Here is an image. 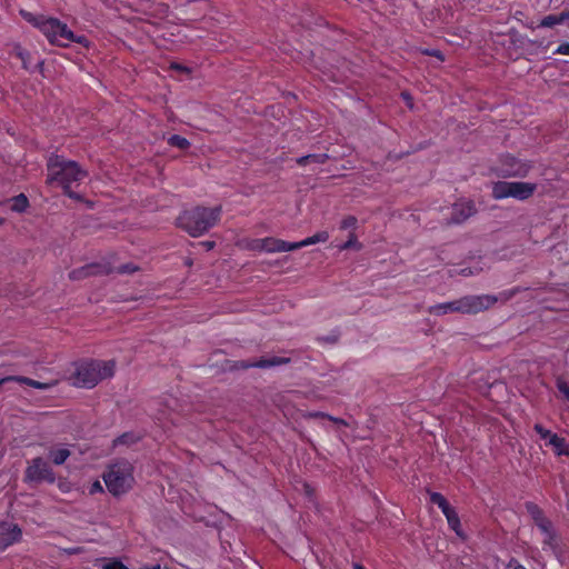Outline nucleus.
Instances as JSON below:
<instances>
[{
  "label": "nucleus",
  "instance_id": "393cba45",
  "mask_svg": "<svg viewBox=\"0 0 569 569\" xmlns=\"http://www.w3.org/2000/svg\"><path fill=\"white\" fill-rule=\"evenodd\" d=\"M14 381H18V382H21V383H26L30 387H33V388H37V389H47L49 388V385L48 383H42V382H39V381H36V380H32V379H29V378H23V377H12Z\"/></svg>",
  "mask_w": 569,
  "mask_h": 569
},
{
  "label": "nucleus",
  "instance_id": "a18cd8bd",
  "mask_svg": "<svg viewBox=\"0 0 569 569\" xmlns=\"http://www.w3.org/2000/svg\"><path fill=\"white\" fill-rule=\"evenodd\" d=\"M357 569H363L362 567L358 566Z\"/></svg>",
  "mask_w": 569,
  "mask_h": 569
},
{
  "label": "nucleus",
  "instance_id": "e433bc0d",
  "mask_svg": "<svg viewBox=\"0 0 569 569\" xmlns=\"http://www.w3.org/2000/svg\"><path fill=\"white\" fill-rule=\"evenodd\" d=\"M559 16L561 17L562 23L566 21H569V11H563V12L559 13Z\"/></svg>",
  "mask_w": 569,
  "mask_h": 569
},
{
  "label": "nucleus",
  "instance_id": "20e7f679",
  "mask_svg": "<svg viewBox=\"0 0 569 569\" xmlns=\"http://www.w3.org/2000/svg\"><path fill=\"white\" fill-rule=\"evenodd\" d=\"M220 208L197 207L184 211L178 219L179 226L190 236L199 237L217 224L220 219Z\"/></svg>",
  "mask_w": 569,
  "mask_h": 569
},
{
  "label": "nucleus",
  "instance_id": "4be33fe9",
  "mask_svg": "<svg viewBox=\"0 0 569 569\" xmlns=\"http://www.w3.org/2000/svg\"><path fill=\"white\" fill-rule=\"evenodd\" d=\"M327 159V154H309L298 159L300 166H305L310 162L323 163Z\"/></svg>",
  "mask_w": 569,
  "mask_h": 569
},
{
  "label": "nucleus",
  "instance_id": "473e14b6",
  "mask_svg": "<svg viewBox=\"0 0 569 569\" xmlns=\"http://www.w3.org/2000/svg\"><path fill=\"white\" fill-rule=\"evenodd\" d=\"M558 389L569 401V385H567L566 382H559Z\"/></svg>",
  "mask_w": 569,
  "mask_h": 569
},
{
  "label": "nucleus",
  "instance_id": "f03ea898",
  "mask_svg": "<svg viewBox=\"0 0 569 569\" xmlns=\"http://www.w3.org/2000/svg\"><path fill=\"white\" fill-rule=\"evenodd\" d=\"M508 299L509 296L505 292L499 296H466L458 300L436 305L431 308V312L436 316H442L450 312L477 313L489 309L498 301H507Z\"/></svg>",
  "mask_w": 569,
  "mask_h": 569
},
{
  "label": "nucleus",
  "instance_id": "7c9ffc66",
  "mask_svg": "<svg viewBox=\"0 0 569 569\" xmlns=\"http://www.w3.org/2000/svg\"><path fill=\"white\" fill-rule=\"evenodd\" d=\"M556 54L569 56V42H563L555 50Z\"/></svg>",
  "mask_w": 569,
  "mask_h": 569
},
{
  "label": "nucleus",
  "instance_id": "6e6552de",
  "mask_svg": "<svg viewBox=\"0 0 569 569\" xmlns=\"http://www.w3.org/2000/svg\"><path fill=\"white\" fill-rule=\"evenodd\" d=\"M56 476L50 465L42 458H34L29 461L24 472L26 482H54Z\"/></svg>",
  "mask_w": 569,
  "mask_h": 569
},
{
  "label": "nucleus",
  "instance_id": "dca6fc26",
  "mask_svg": "<svg viewBox=\"0 0 569 569\" xmlns=\"http://www.w3.org/2000/svg\"><path fill=\"white\" fill-rule=\"evenodd\" d=\"M96 566L101 569H129L121 560L117 558L97 559Z\"/></svg>",
  "mask_w": 569,
  "mask_h": 569
},
{
  "label": "nucleus",
  "instance_id": "72a5a7b5",
  "mask_svg": "<svg viewBox=\"0 0 569 569\" xmlns=\"http://www.w3.org/2000/svg\"><path fill=\"white\" fill-rule=\"evenodd\" d=\"M507 569H526V568L522 565H520L518 561L511 560L508 563Z\"/></svg>",
  "mask_w": 569,
  "mask_h": 569
},
{
  "label": "nucleus",
  "instance_id": "412c9836",
  "mask_svg": "<svg viewBox=\"0 0 569 569\" xmlns=\"http://www.w3.org/2000/svg\"><path fill=\"white\" fill-rule=\"evenodd\" d=\"M561 17L559 14H549L541 19L539 27L542 28H552L557 24H561Z\"/></svg>",
  "mask_w": 569,
  "mask_h": 569
},
{
  "label": "nucleus",
  "instance_id": "bb28decb",
  "mask_svg": "<svg viewBox=\"0 0 569 569\" xmlns=\"http://www.w3.org/2000/svg\"><path fill=\"white\" fill-rule=\"evenodd\" d=\"M93 269H94L93 267L88 266V267H86V268H83V269H81V270H74V271H72V272L70 273V277H71V278H73V279H80V278H82V277H86V276H88V274H91Z\"/></svg>",
  "mask_w": 569,
  "mask_h": 569
},
{
  "label": "nucleus",
  "instance_id": "aec40b11",
  "mask_svg": "<svg viewBox=\"0 0 569 569\" xmlns=\"http://www.w3.org/2000/svg\"><path fill=\"white\" fill-rule=\"evenodd\" d=\"M430 501L435 505H437L442 513L448 511L451 507L450 505L448 503V501L446 500V498L441 495V493H438V492H432L430 495Z\"/></svg>",
  "mask_w": 569,
  "mask_h": 569
},
{
  "label": "nucleus",
  "instance_id": "c756f323",
  "mask_svg": "<svg viewBox=\"0 0 569 569\" xmlns=\"http://www.w3.org/2000/svg\"><path fill=\"white\" fill-rule=\"evenodd\" d=\"M536 432L540 436L541 439L546 440L548 436L550 435V430L543 428L541 425L537 423L535 425Z\"/></svg>",
  "mask_w": 569,
  "mask_h": 569
},
{
  "label": "nucleus",
  "instance_id": "a211bd4d",
  "mask_svg": "<svg viewBox=\"0 0 569 569\" xmlns=\"http://www.w3.org/2000/svg\"><path fill=\"white\" fill-rule=\"evenodd\" d=\"M552 450L557 456H568L569 457V445L561 437L553 438V443L551 446Z\"/></svg>",
  "mask_w": 569,
  "mask_h": 569
},
{
  "label": "nucleus",
  "instance_id": "9d476101",
  "mask_svg": "<svg viewBox=\"0 0 569 569\" xmlns=\"http://www.w3.org/2000/svg\"><path fill=\"white\" fill-rule=\"evenodd\" d=\"M21 529L14 525L4 522L0 525V551L19 541Z\"/></svg>",
  "mask_w": 569,
  "mask_h": 569
},
{
  "label": "nucleus",
  "instance_id": "0eeeda50",
  "mask_svg": "<svg viewBox=\"0 0 569 569\" xmlns=\"http://www.w3.org/2000/svg\"><path fill=\"white\" fill-rule=\"evenodd\" d=\"M537 186L532 182L523 181H498L492 186V196L495 199L515 198L517 200H527L536 191Z\"/></svg>",
  "mask_w": 569,
  "mask_h": 569
},
{
  "label": "nucleus",
  "instance_id": "b1692460",
  "mask_svg": "<svg viewBox=\"0 0 569 569\" xmlns=\"http://www.w3.org/2000/svg\"><path fill=\"white\" fill-rule=\"evenodd\" d=\"M168 143L182 150L189 147V141L186 138L178 134L171 136L168 139Z\"/></svg>",
  "mask_w": 569,
  "mask_h": 569
},
{
  "label": "nucleus",
  "instance_id": "79ce46f5",
  "mask_svg": "<svg viewBox=\"0 0 569 569\" xmlns=\"http://www.w3.org/2000/svg\"><path fill=\"white\" fill-rule=\"evenodd\" d=\"M148 569H161V568H160V566H159V565H156V566H152V567H150V568H148Z\"/></svg>",
  "mask_w": 569,
  "mask_h": 569
},
{
  "label": "nucleus",
  "instance_id": "4c0bfd02",
  "mask_svg": "<svg viewBox=\"0 0 569 569\" xmlns=\"http://www.w3.org/2000/svg\"><path fill=\"white\" fill-rule=\"evenodd\" d=\"M134 270H136V268H132V267H129V266H123V267L120 268L121 272H132Z\"/></svg>",
  "mask_w": 569,
  "mask_h": 569
},
{
  "label": "nucleus",
  "instance_id": "a878e982",
  "mask_svg": "<svg viewBox=\"0 0 569 569\" xmlns=\"http://www.w3.org/2000/svg\"><path fill=\"white\" fill-rule=\"evenodd\" d=\"M357 222H358V220H357L356 217L348 216V217L342 219V221L340 223V228L345 229V230H347V229H352L353 230L357 227Z\"/></svg>",
  "mask_w": 569,
  "mask_h": 569
},
{
  "label": "nucleus",
  "instance_id": "a19ab883",
  "mask_svg": "<svg viewBox=\"0 0 569 569\" xmlns=\"http://www.w3.org/2000/svg\"><path fill=\"white\" fill-rule=\"evenodd\" d=\"M6 381H13V378L12 377H8V378H4V379H1L0 380V385L6 382Z\"/></svg>",
  "mask_w": 569,
  "mask_h": 569
},
{
  "label": "nucleus",
  "instance_id": "f257e3e1",
  "mask_svg": "<svg viewBox=\"0 0 569 569\" xmlns=\"http://www.w3.org/2000/svg\"><path fill=\"white\" fill-rule=\"evenodd\" d=\"M22 17L38 28L47 39L57 46H68L71 42H78L87 46V38L79 36L77 37L64 23L53 18H46L42 16H34L30 12L21 11Z\"/></svg>",
  "mask_w": 569,
  "mask_h": 569
},
{
  "label": "nucleus",
  "instance_id": "4468645a",
  "mask_svg": "<svg viewBox=\"0 0 569 569\" xmlns=\"http://www.w3.org/2000/svg\"><path fill=\"white\" fill-rule=\"evenodd\" d=\"M70 453L69 448L64 445H57L49 450V457L57 466L64 463V461L70 457Z\"/></svg>",
  "mask_w": 569,
  "mask_h": 569
},
{
  "label": "nucleus",
  "instance_id": "7ed1b4c3",
  "mask_svg": "<svg viewBox=\"0 0 569 569\" xmlns=\"http://www.w3.org/2000/svg\"><path fill=\"white\" fill-rule=\"evenodd\" d=\"M48 172V182L61 187L69 197H76L71 188L87 176L74 161H67L58 156L50 158Z\"/></svg>",
  "mask_w": 569,
  "mask_h": 569
},
{
  "label": "nucleus",
  "instance_id": "5701e85b",
  "mask_svg": "<svg viewBox=\"0 0 569 569\" xmlns=\"http://www.w3.org/2000/svg\"><path fill=\"white\" fill-rule=\"evenodd\" d=\"M361 247L362 246H361V243L358 242L356 234L353 232H351L349 236V239L345 243L340 244L339 249L341 251L349 250V249L360 250Z\"/></svg>",
  "mask_w": 569,
  "mask_h": 569
},
{
  "label": "nucleus",
  "instance_id": "cd10ccee",
  "mask_svg": "<svg viewBox=\"0 0 569 569\" xmlns=\"http://www.w3.org/2000/svg\"><path fill=\"white\" fill-rule=\"evenodd\" d=\"M480 271L479 268H470V267H467V268H460V269H455V274H461L463 277H469V276H473L476 273H478Z\"/></svg>",
  "mask_w": 569,
  "mask_h": 569
},
{
  "label": "nucleus",
  "instance_id": "2f4dec72",
  "mask_svg": "<svg viewBox=\"0 0 569 569\" xmlns=\"http://www.w3.org/2000/svg\"><path fill=\"white\" fill-rule=\"evenodd\" d=\"M102 490H103V488H102V486H101L99 480L93 481L90 485V487H89V492L91 495H94V493H98V492H102Z\"/></svg>",
  "mask_w": 569,
  "mask_h": 569
},
{
  "label": "nucleus",
  "instance_id": "423d86ee",
  "mask_svg": "<svg viewBox=\"0 0 569 569\" xmlns=\"http://www.w3.org/2000/svg\"><path fill=\"white\" fill-rule=\"evenodd\" d=\"M107 489L113 496H120L129 491L133 483V467L129 461L122 460L111 465L103 475Z\"/></svg>",
  "mask_w": 569,
  "mask_h": 569
},
{
  "label": "nucleus",
  "instance_id": "c85d7f7f",
  "mask_svg": "<svg viewBox=\"0 0 569 569\" xmlns=\"http://www.w3.org/2000/svg\"><path fill=\"white\" fill-rule=\"evenodd\" d=\"M282 362H283V359H281V358H272V359H269V360H262V361L258 362L256 366H258V367H272V366L280 365Z\"/></svg>",
  "mask_w": 569,
  "mask_h": 569
},
{
  "label": "nucleus",
  "instance_id": "c9c22d12",
  "mask_svg": "<svg viewBox=\"0 0 569 569\" xmlns=\"http://www.w3.org/2000/svg\"><path fill=\"white\" fill-rule=\"evenodd\" d=\"M558 437H559L558 435L550 432L548 438L545 440L546 441V446H550L551 447L552 443H553V438H558Z\"/></svg>",
  "mask_w": 569,
  "mask_h": 569
},
{
  "label": "nucleus",
  "instance_id": "ea45409f",
  "mask_svg": "<svg viewBox=\"0 0 569 569\" xmlns=\"http://www.w3.org/2000/svg\"><path fill=\"white\" fill-rule=\"evenodd\" d=\"M201 244L204 246L207 250L212 249L214 246V243L210 241L202 242Z\"/></svg>",
  "mask_w": 569,
  "mask_h": 569
},
{
  "label": "nucleus",
  "instance_id": "9b49d317",
  "mask_svg": "<svg viewBox=\"0 0 569 569\" xmlns=\"http://www.w3.org/2000/svg\"><path fill=\"white\" fill-rule=\"evenodd\" d=\"M476 212L475 206L470 200H461L453 204L451 221L460 223Z\"/></svg>",
  "mask_w": 569,
  "mask_h": 569
},
{
  "label": "nucleus",
  "instance_id": "1a4fd4ad",
  "mask_svg": "<svg viewBox=\"0 0 569 569\" xmlns=\"http://www.w3.org/2000/svg\"><path fill=\"white\" fill-rule=\"evenodd\" d=\"M244 248L257 252H287L292 251V242H287L276 238L250 239L243 244Z\"/></svg>",
  "mask_w": 569,
  "mask_h": 569
},
{
  "label": "nucleus",
  "instance_id": "f3484780",
  "mask_svg": "<svg viewBox=\"0 0 569 569\" xmlns=\"http://www.w3.org/2000/svg\"><path fill=\"white\" fill-rule=\"evenodd\" d=\"M447 518L449 527L457 533L459 537H463L462 531L460 529V520L458 515L456 513L453 508H450L448 511L443 512Z\"/></svg>",
  "mask_w": 569,
  "mask_h": 569
},
{
  "label": "nucleus",
  "instance_id": "37998d69",
  "mask_svg": "<svg viewBox=\"0 0 569 569\" xmlns=\"http://www.w3.org/2000/svg\"><path fill=\"white\" fill-rule=\"evenodd\" d=\"M173 67L177 68V69L186 70V68H182L179 64H174Z\"/></svg>",
  "mask_w": 569,
  "mask_h": 569
},
{
  "label": "nucleus",
  "instance_id": "f8f14e48",
  "mask_svg": "<svg viewBox=\"0 0 569 569\" xmlns=\"http://www.w3.org/2000/svg\"><path fill=\"white\" fill-rule=\"evenodd\" d=\"M530 170V166L527 162L520 161L513 157L508 158V164L501 169V172L506 176H518L523 177Z\"/></svg>",
  "mask_w": 569,
  "mask_h": 569
},
{
  "label": "nucleus",
  "instance_id": "39448f33",
  "mask_svg": "<svg viewBox=\"0 0 569 569\" xmlns=\"http://www.w3.org/2000/svg\"><path fill=\"white\" fill-rule=\"evenodd\" d=\"M113 361H88L80 363L73 376V385L82 388H92L99 381L112 377Z\"/></svg>",
  "mask_w": 569,
  "mask_h": 569
},
{
  "label": "nucleus",
  "instance_id": "2eb2a0df",
  "mask_svg": "<svg viewBox=\"0 0 569 569\" xmlns=\"http://www.w3.org/2000/svg\"><path fill=\"white\" fill-rule=\"evenodd\" d=\"M328 239H329L328 231H319L316 234L308 237L301 241L292 242V247H293V250H296V249L316 244L319 242H326Z\"/></svg>",
  "mask_w": 569,
  "mask_h": 569
},
{
  "label": "nucleus",
  "instance_id": "ddd939ff",
  "mask_svg": "<svg viewBox=\"0 0 569 569\" xmlns=\"http://www.w3.org/2000/svg\"><path fill=\"white\" fill-rule=\"evenodd\" d=\"M531 513L537 528L543 536V543L551 547L552 532L550 522L540 515V511L537 508H532Z\"/></svg>",
  "mask_w": 569,
  "mask_h": 569
},
{
  "label": "nucleus",
  "instance_id": "58836bf2",
  "mask_svg": "<svg viewBox=\"0 0 569 569\" xmlns=\"http://www.w3.org/2000/svg\"><path fill=\"white\" fill-rule=\"evenodd\" d=\"M402 97L407 101L409 108H412V104H411V101H410V96L408 93L403 92Z\"/></svg>",
  "mask_w": 569,
  "mask_h": 569
},
{
  "label": "nucleus",
  "instance_id": "f704fd0d",
  "mask_svg": "<svg viewBox=\"0 0 569 569\" xmlns=\"http://www.w3.org/2000/svg\"><path fill=\"white\" fill-rule=\"evenodd\" d=\"M132 441H133V439H132V436H130V435H123L117 440V442H119V443H129Z\"/></svg>",
  "mask_w": 569,
  "mask_h": 569
},
{
  "label": "nucleus",
  "instance_id": "49530a36",
  "mask_svg": "<svg viewBox=\"0 0 569 569\" xmlns=\"http://www.w3.org/2000/svg\"><path fill=\"white\" fill-rule=\"evenodd\" d=\"M2 223V220L0 219V224Z\"/></svg>",
  "mask_w": 569,
  "mask_h": 569
},
{
  "label": "nucleus",
  "instance_id": "c03bdc74",
  "mask_svg": "<svg viewBox=\"0 0 569 569\" xmlns=\"http://www.w3.org/2000/svg\"><path fill=\"white\" fill-rule=\"evenodd\" d=\"M19 57L23 60V59H24V53H23V52H20V53H19Z\"/></svg>",
  "mask_w": 569,
  "mask_h": 569
},
{
  "label": "nucleus",
  "instance_id": "6ab92c4d",
  "mask_svg": "<svg viewBox=\"0 0 569 569\" xmlns=\"http://www.w3.org/2000/svg\"><path fill=\"white\" fill-rule=\"evenodd\" d=\"M28 207V199L24 194H19L10 200V209L14 212H23Z\"/></svg>",
  "mask_w": 569,
  "mask_h": 569
}]
</instances>
